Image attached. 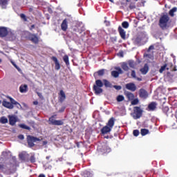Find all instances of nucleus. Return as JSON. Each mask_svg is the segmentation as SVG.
Returning <instances> with one entry per match:
<instances>
[{"label":"nucleus","mask_w":177,"mask_h":177,"mask_svg":"<svg viewBox=\"0 0 177 177\" xmlns=\"http://www.w3.org/2000/svg\"><path fill=\"white\" fill-rule=\"evenodd\" d=\"M171 17L168 14H163L160 17L158 26L161 30H168L169 27H171Z\"/></svg>","instance_id":"f257e3e1"},{"label":"nucleus","mask_w":177,"mask_h":177,"mask_svg":"<svg viewBox=\"0 0 177 177\" xmlns=\"http://www.w3.org/2000/svg\"><path fill=\"white\" fill-rule=\"evenodd\" d=\"M8 99L10 100V102L6 101V100H3L2 102V106L3 107H6V109H9L10 110H12L14 109L15 106H20V103H19L17 101L15 100L12 97H7Z\"/></svg>","instance_id":"f03ea898"},{"label":"nucleus","mask_w":177,"mask_h":177,"mask_svg":"<svg viewBox=\"0 0 177 177\" xmlns=\"http://www.w3.org/2000/svg\"><path fill=\"white\" fill-rule=\"evenodd\" d=\"M103 82L100 80H97L95 81V84L93 86V91L95 95H100V93H103Z\"/></svg>","instance_id":"7ed1b4c3"},{"label":"nucleus","mask_w":177,"mask_h":177,"mask_svg":"<svg viewBox=\"0 0 177 177\" xmlns=\"http://www.w3.org/2000/svg\"><path fill=\"white\" fill-rule=\"evenodd\" d=\"M25 38L26 39H28V41H31V42L35 45H38V44H39V38L36 34L27 32V35Z\"/></svg>","instance_id":"20e7f679"},{"label":"nucleus","mask_w":177,"mask_h":177,"mask_svg":"<svg viewBox=\"0 0 177 177\" xmlns=\"http://www.w3.org/2000/svg\"><path fill=\"white\" fill-rule=\"evenodd\" d=\"M8 171L10 172H12V174H14L17 170V167H19V163L17 162V160H16V157H12V162H10L8 164Z\"/></svg>","instance_id":"39448f33"},{"label":"nucleus","mask_w":177,"mask_h":177,"mask_svg":"<svg viewBox=\"0 0 177 177\" xmlns=\"http://www.w3.org/2000/svg\"><path fill=\"white\" fill-rule=\"evenodd\" d=\"M165 70H171V71H177L176 66H174L172 63H167L160 67L159 73L162 74Z\"/></svg>","instance_id":"423d86ee"},{"label":"nucleus","mask_w":177,"mask_h":177,"mask_svg":"<svg viewBox=\"0 0 177 177\" xmlns=\"http://www.w3.org/2000/svg\"><path fill=\"white\" fill-rule=\"evenodd\" d=\"M146 39V34L145 32H140L138 34L137 37L134 39V44L136 45H140L142 42H145Z\"/></svg>","instance_id":"0eeeda50"},{"label":"nucleus","mask_w":177,"mask_h":177,"mask_svg":"<svg viewBox=\"0 0 177 177\" xmlns=\"http://www.w3.org/2000/svg\"><path fill=\"white\" fill-rule=\"evenodd\" d=\"M26 140L28 147H34L35 146V144H34L35 142H41V139L32 136H28Z\"/></svg>","instance_id":"6e6552de"},{"label":"nucleus","mask_w":177,"mask_h":177,"mask_svg":"<svg viewBox=\"0 0 177 177\" xmlns=\"http://www.w3.org/2000/svg\"><path fill=\"white\" fill-rule=\"evenodd\" d=\"M143 115V110L139 106H134L133 108V118L135 120H139Z\"/></svg>","instance_id":"1a4fd4ad"},{"label":"nucleus","mask_w":177,"mask_h":177,"mask_svg":"<svg viewBox=\"0 0 177 177\" xmlns=\"http://www.w3.org/2000/svg\"><path fill=\"white\" fill-rule=\"evenodd\" d=\"M56 117H57V115H52L50 118H49L48 121H49L50 125H57V126L63 125L64 124V122H63V120H55Z\"/></svg>","instance_id":"9d476101"},{"label":"nucleus","mask_w":177,"mask_h":177,"mask_svg":"<svg viewBox=\"0 0 177 177\" xmlns=\"http://www.w3.org/2000/svg\"><path fill=\"white\" fill-rule=\"evenodd\" d=\"M115 70L111 71V76L114 78H118L120 77V74H124V71H122V69L120 68V66L115 67Z\"/></svg>","instance_id":"9b49d317"},{"label":"nucleus","mask_w":177,"mask_h":177,"mask_svg":"<svg viewBox=\"0 0 177 177\" xmlns=\"http://www.w3.org/2000/svg\"><path fill=\"white\" fill-rule=\"evenodd\" d=\"M139 96L141 99H147L149 97V93L145 88H140L139 90Z\"/></svg>","instance_id":"f8f14e48"},{"label":"nucleus","mask_w":177,"mask_h":177,"mask_svg":"<svg viewBox=\"0 0 177 177\" xmlns=\"http://www.w3.org/2000/svg\"><path fill=\"white\" fill-rule=\"evenodd\" d=\"M118 31L122 39L123 40L127 39V32L125 31V30L122 28V27L119 26L118 28Z\"/></svg>","instance_id":"ddd939ff"},{"label":"nucleus","mask_w":177,"mask_h":177,"mask_svg":"<svg viewBox=\"0 0 177 177\" xmlns=\"http://www.w3.org/2000/svg\"><path fill=\"white\" fill-rule=\"evenodd\" d=\"M8 37V28L1 26L0 27V38H5Z\"/></svg>","instance_id":"4468645a"},{"label":"nucleus","mask_w":177,"mask_h":177,"mask_svg":"<svg viewBox=\"0 0 177 177\" xmlns=\"http://www.w3.org/2000/svg\"><path fill=\"white\" fill-rule=\"evenodd\" d=\"M8 120H9V124L12 127H14V125H16V122H17V117L15 115H8Z\"/></svg>","instance_id":"2eb2a0df"},{"label":"nucleus","mask_w":177,"mask_h":177,"mask_svg":"<svg viewBox=\"0 0 177 177\" xmlns=\"http://www.w3.org/2000/svg\"><path fill=\"white\" fill-rule=\"evenodd\" d=\"M125 88L128 89V91H131V92H135V91H136V85L132 82L125 84Z\"/></svg>","instance_id":"dca6fc26"},{"label":"nucleus","mask_w":177,"mask_h":177,"mask_svg":"<svg viewBox=\"0 0 177 177\" xmlns=\"http://www.w3.org/2000/svg\"><path fill=\"white\" fill-rule=\"evenodd\" d=\"M58 100L60 103H63L66 100V93L63 90H60L59 93Z\"/></svg>","instance_id":"f3484780"},{"label":"nucleus","mask_w":177,"mask_h":177,"mask_svg":"<svg viewBox=\"0 0 177 177\" xmlns=\"http://www.w3.org/2000/svg\"><path fill=\"white\" fill-rule=\"evenodd\" d=\"M124 93L126 97L128 99L129 102H131L135 99V95L131 92L125 91Z\"/></svg>","instance_id":"a211bd4d"},{"label":"nucleus","mask_w":177,"mask_h":177,"mask_svg":"<svg viewBox=\"0 0 177 177\" xmlns=\"http://www.w3.org/2000/svg\"><path fill=\"white\" fill-rule=\"evenodd\" d=\"M51 59L53 60V62H55V70H56L57 71H59V70H60V63L59 62V60L57 59V57L53 56L51 57Z\"/></svg>","instance_id":"6ab92c4d"},{"label":"nucleus","mask_w":177,"mask_h":177,"mask_svg":"<svg viewBox=\"0 0 177 177\" xmlns=\"http://www.w3.org/2000/svg\"><path fill=\"white\" fill-rule=\"evenodd\" d=\"M61 28L62 31H67V28H68V22L67 21V19L63 20L61 24Z\"/></svg>","instance_id":"aec40b11"},{"label":"nucleus","mask_w":177,"mask_h":177,"mask_svg":"<svg viewBox=\"0 0 177 177\" xmlns=\"http://www.w3.org/2000/svg\"><path fill=\"white\" fill-rule=\"evenodd\" d=\"M19 92L21 93H27L28 92V86L27 84H21L19 86Z\"/></svg>","instance_id":"412c9836"},{"label":"nucleus","mask_w":177,"mask_h":177,"mask_svg":"<svg viewBox=\"0 0 177 177\" xmlns=\"http://www.w3.org/2000/svg\"><path fill=\"white\" fill-rule=\"evenodd\" d=\"M111 127H109V126L106 125L101 129V133H102V135H106L109 132H111Z\"/></svg>","instance_id":"4be33fe9"},{"label":"nucleus","mask_w":177,"mask_h":177,"mask_svg":"<svg viewBox=\"0 0 177 177\" xmlns=\"http://www.w3.org/2000/svg\"><path fill=\"white\" fill-rule=\"evenodd\" d=\"M104 69L99 70L98 71L94 73L93 77H95V80H97V76L103 77V75H104Z\"/></svg>","instance_id":"5701e85b"},{"label":"nucleus","mask_w":177,"mask_h":177,"mask_svg":"<svg viewBox=\"0 0 177 177\" xmlns=\"http://www.w3.org/2000/svg\"><path fill=\"white\" fill-rule=\"evenodd\" d=\"M7 36L9 41H15V39H16V34H15V32L8 31Z\"/></svg>","instance_id":"b1692460"},{"label":"nucleus","mask_w":177,"mask_h":177,"mask_svg":"<svg viewBox=\"0 0 177 177\" xmlns=\"http://www.w3.org/2000/svg\"><path fill=\"white\" fill-rule=\"evenodd\" d=\"M115 122V119H114V118H111L109 120L108 122L106 123V126L109 127L111 129H113Z\"/></svg>","instance_id":"393cba45"},{"label":"nucleus","mask_w":177,"mask_h":177,"mask_svg":"<svg viewBox=\"0 0 177 177\" xmlns=\"http://www.w3.org/2000/svg\"><path fill=\"white\" fill-rule=\"evenodd\" d=\"M149 111H154L157 109V103L152 102L148 105Z\"/></svg>","instance_id":"a878e982"},{"label":"nucleus","mask_w":177,"mask_h":177,"mask_svg":"<svg viewBox=\"0 0 177 177\" xmlns=\"http://www.w3.org/2000/svg\"><path fill=\"white\" fill-rule=\"evenodd\" d=\"M140 73L142 74H143V75H146V73H149V65H147V64H145L144 65V67L142 68L140 70Z\"/></svg>","instance_id":"bb28decb"},{"label":"nucleus","mask_w":177,"mask_h":177,"mask_svg":"<svg viewBox=\"0 0 177 177\" xmlns=\"http://www.w3.org/2000/svg\"><path fill=\"white\" fill-rule=\"evenodd\" d=\"M0 6L1 9H6L8 6V0H0Z\"/></svg>","instance_id":"cd10ccee"},{"label":"nucleus","mask_w":177,"mask_h":177,"mask_svg":"<svg viewBox=\"0 0 177 177\" xmlns=\"http://www.w3.org/2000/svg\"><path fill=\"white\" fill-rule=\"evenodd\" d=\"M103 82H104V85L106 88H111L113 86L111 83H110V82H109V80H107L106 79L103 80Z\"/></svg>","instance_id":"c85d7f7f"},{"label":"nucleus","mask_w":177,"mask_h":177,"mask_svg":"<svg viewBox=\"0 0 177 177\" xmlns=\"http://www.w3.org/2000/svg\"><path fill=\"white\" fill-rule=\"evenodd\" d=\"M177 11V8L176 7H174L172 9H171L169 12V16H171V17H174V16H175V12Z\"/></svg>","instance_id":"c756f323"},{"label":"nucleus","mask_w":177,"mask_h":177,"mask_svg":"<svg viewBox=\"0 0 177 177\" xmlns=\"http://www.w3.org/2000/svg\"><path fill=\"white\" fill-rule=\"evenodd\" d=\"M122 70L124 71H129V66H128V64L123 62L121 66Z\"/></svg>","instance_id":"7c9ffc66"},{"label":"nucleus","mask_w":177,"mask_h":177,"mask_svg":"<svg viewBox=\"0 0 177 177\" xmlns=\"http://www.w3.org/2000/svg\"><path fill=\"white\" fill-rule=\"evenodd\" d=\"M63 60H64V63H66V66H70V61H69V59H68V55H65L63 57Z\"/></svg>","instance_id":"2f4dec72"},{"label":"nucleus","mask_w":177,"mask_h":177,"mask_svg":"<svg viewBox=\"0 0 177 177\" xmlns=\"http://www.w3.org/2000/svg\"><path fill=\"white\" fill-rule=\"evenodd\" d=\"M140 133L142 136H146L149 133V129H141Z\"/></svg>","instance_id":"473e14b6"},{"label":"nucleus","mask_w":177,"mask_h":177,"mask_svg":"<svg viewBox=\"0 0 177 177\" xmlns=\"http://www.w3.org/2000/svg\"><path fill=\"white\" fill-rule=\"evenodd\" d=\"M20 128H22V129H27V131H31V127L26 125L25 124H19Z\"/></svg>","instance_id":"72a5a7b5"},{"label":"nucleus","mask_w":177,"mask_h":177,"mask_svg":"<svg viewBox=\"0 0 177 177\" xmlns=\"http://www.w3.org/2000/svg\"><path fill=\"white\" fill-rule=\"evenodd\" d=\"M131 104L132 106H136V104H139V99L133 98V100L131 101Z\"/></svg>","instance_id":"f704fd0d"},{"label":"nucleus","mask_w":177,"mask_h":177,"mask_svg":"<svg viewBox=\"0 0 177 177\" xmlns=\"http://www.w3.org/2000/svg\"><path fill=\"white\" fill-rule=\"evenodd\" d=\"M73 31L75 32H78V34H82V29L80 28V27H78V26H75L73 28Z\"/></svg>","instance_id":"c9c22d12"},{"label":"nucleus","mask_w":177,"mask_h":177,"mask_svg":"<svg viewBox=\"0 0 177 177\" xmlns=\"http://www.w3.org/2000/svg\"><path fill=\"white\" fill-rule=\"evenodd\" d=\"M116 100L117 102H124V100H125V97H124V95H118Z\"/></svg>","instance_id":"e433bc0d"},{"label":"nucleus","mask_w":177,"mask_h":177,"mask_svg":"<svg viewBox=\"0 0 177 177\" xmlns=\"http://www.w3.org/2000/svg\"><path fill=\"white\" fill-rule=\"evenodd\" d=\"M0 123L1 124H8V118L3 116L0 118Z\"/></svg>","instance_id":"4c0bfd02"},{"label":"nucleus","mask_w":177,"mask_h":177,"mask_svg":"<svg viewBox=\"0 0 177 177\" xmlns=\"http://www.w3.org/2000/svg\"><path fill=\"white\" fill-rule=\"evenodd\" d=\"M122 27L123 28H129V23L127 21H124L122 23Z\"/></svg>","instance_id":"58836bf2"},{"label":"nucleus","mask_w":177,"mask_h":177,"mask_svg":"<svg viewBox=\"0 0 177 177\" xmlns=\"http://www.w3.org/2000/svg\"><path fill=\"white\" fill-rule=\"evenodd\" d=\"M21 19H22V20H24V21H27V17L26 16V15H24V13H21L19 15Z\"/></svg>","instance_id":"ea45409f"},{"label":"nucleus","mask_w":177,"mask_h":177,"mask_svg":"<svg viewBox=\"0 0 177 177\" xmlns=\"http://www.w3.org/2000/svg\"><path fill=\"white\" fill-rule=\"evenodd\" d=\"M129 66L131 68H135V62H133V61H129Z\"/></svg>","instance_id":"a19ab883"},{"label":"nucleus","mask_w":177,"mask_h":177,"mask_svg":"<svg viewBox=\"0 0 177 177\" xmlns=\"http://www.w3.org/2000/svg\"><path fill=\"white\" fill-rule=\"evenodd\" d=\"M83 176L84 177H89V176H92V174H91V172L89 171H86L83 174Z\"/></svg>","instance_id":"79ce46f5"},{"label":"nucleus","mask_w":177,"mask_h":177,"mask_svg":"<svg viewBox=\"0 0 177 177\" xmlns=\"http://www.w3.org/2000/svg\"><path fill=\"white\" fill-rule=\"evenodd\" d=\"M139 133L140 132H139V130L138 129L133 130V136H139Z\"/></svg>","instance_id":"37998d69"},{"label":"nucleus","mask_w":177,"mask_h":177,"mask_svg":"<svg viewBox=\"0 0 177 177\" xmlns=\"http://www.w3.org/2000/svg\"><path fill=\"white\" fill-rule=\"evenodd\" d=\"M19 157L20 160H22V161H24V160H26V156L24 153H20L19 155Z\"/></svg>","instance_id":"c03bdc74"},{"label":"nucleus","mask_w":177,"mask_h":177,"mask_svg":"<svg viewBox=\"0 0 177 177\" xmlns=\"http://www.w3.org/2000/svg\"><path fill=\"white\" fill-rule=\"evenodd\" d=\"M30 162H32V163L35 162V156L34 155L30 156Z\"/></svg>","instance_id":"a18cd8bd"},{"label":"nucleus","mask_w":177,"mask_h":177,"mask_svg":"<svg viewBox=\"0 0 177 177\" xmlns=\"http://www.w3.org/2000/svg\"><path fill=\"white\" fill-rule=\"evenodd\" d=\"M113 88L116 89V91H121V89H122V87L121 86H117V85L113 86Z\"/></svg>","instance_id":"49530a36"},{"label":"nucleus","mask_w":177,"mask_h":177,"mask_svg":"<svg viewBox=\"0 0 177 177\" xmlns=\"http://www.w3.org/2000/svg\"><path fill=\"white\" fill-rule=\"evenodd\" d=\"M111 41L113 42V44L117 42V37H111Z\"/></svg>","instance_id":"de8ad7c7"},{"label":"nucleus","mask_w":177,"mask_h":177,"mask_svg":"<svg viewBox=\"0 0 177 177\" xmlns=\"http://www.w3.org/2000/svg\"><path fill=\"white\" fill-rule=\"evenodd\" d=\"M75 145L78 149L81 147V145H82V142H76Z\"/></svg>","instance_id":"09e8293b"},{"label":"nucleus","mask_w":177,"mask_h":177,"mask_svg":"<svg viewBox=\"0 0 177 177\" xmlns=\"http://www.w3.org/2000/svg\"><path fill=\"white\" fill-rule=\"evenodd\" d=\"M131 77L133 78H136V72H135V71H131Z\"/></svg>","instance_id":"8fccbe9b"},{"label":"nucleus","mask_w":177,"mask_h":177,"mask_svg":"<svg viewBox=\"0 0 177 177\" xmlns=\"http://www.w3.org/2000/svg\"><path fill=\"white\" fill-rule=\"evenodd\" d=\"M4 169H5V165L0 164V171L1 172H3Z\"/></svg>","instance_id":"3c124183"},{"label":"nucleus","mask_w":177,"mask_h":177,"mask_svg":"<svg viewBox=\"0 0 177 177\" xmlns=\"http://www.w3.org/2000/svg\"><path fill=\"white\" fill-rule=\"evenodd\" d=\"M129 8L131 10H132V9H135L136 6L134 4H130Z\"/></svg>","instance_id":"603ef678"},{"label":"nucleus","mask_w":177,"mask_h":177,"mask_svg":"<svg viewBox=\"0 0 177 177\" xmlns=\"http://www.w3.org/2000/svg\"><path fill=\"white\" fill-rule=\"evenodd\" d=\"M37 95L40 97V99H44V96L42 95V93L39 92H37Z\"/></svg>","instance_id":"864d4df0"},{"label":"nucleus","mask_w":177,"mask_h":177,"mask_svg":"<svg viewBox=\"0 0 177 177\" xmlns=\"http://www.w3.org/2000/svg\"><path fill=\"white\" fill-rule=\"evenodd\" d=\"M18 138L20 139V140H23L24 139V136L23 134H20L18 136Z\"/></svg>","instance_id":"5fc2aeb1"},{"label":"nucleus","mask_w":177,"mask_h":177,"mask_svg":"<svg viewBox=\"0 0 177 177\" xmlns=\"http://www.w3.org/2000/svg\"><path fill=\"white\" fill-rule=\"evenodd\" d=\"M118 56H120V57H124V52L120 51L118 53Z\"/></svg>","instance_id":"6e6d98bb"},{"label":"nucleus","mask_w":177,"mask_h":177,"mask_svg":"<svg viewBox=\"0 0 177 177\" xmlns=\"http://www.w3.org/2000/svg\"><path fill=\"white\" fill-rule=\"evenodd\" d=\"M34 28H35V25H32L30 28H29V30H30V31H32V30H34Z\"/></svg>","instance_id":"4d7b16f0"},{"label":"nucleus","mask_w":177,"mask_h":177,"mask_svg":"<svg viewBox=\"0 0 177 177\" xmlns=\"http://www.w3.org/2000/svg\"><path fill=\"white\" fill-rule=\"evenodd\" d=\"M154 49V46L151 45L149 47L148 50H153Z\"/></svg>","instance_id":"13d9d810"},{"label":"nucleus","mask_w":177,"mask_h":177,"mask_svg":"<svg viewBox=\"0 0 177 177\" xmlns=\"http://www.w3.org/2000/svg\"><path fill=\"white\" fill-rule=\"evenodd\" d=\"M12 64L14 66V67H15V68H19L15 62H12Z\"/></svg>","instance_id":"bf43d9fd"},{"label":"nucleus","mask_w":177,"mask_h":177,"mask_svg":"<svg viewBox=\"0 0 177 177\" xmlns=\"http://www.w3.org/2000/svg\"><path fill=\"white\" fill-rule=\"evenodd\" d=\"M33 104H34L35 106L38 105V101H34V102H33Z\"/></svg>","instance_id":"052dcab7"},{"label":"nucleus","mask_w":177,"mask_h":177,"mask_svg":"<svg viewBox=\"0 0 177 177\" xmlns=\"http://www.w3.org/2000/svg\"><path fill=\"white\" fill-rule=\"evenodd\" d=\"M66 131H68L69 133H71L73 132V129H66Z\"/></svg>","instance_id":"680f3d73"},{"label":"nucleus","mask_w":177,"mask_h":177,"mask_svg":"<svg viewBox=\"0 0 177 177\" xmlns=\"http://www.w3.org/2000/svg\"><path fill=\"white\" fill-rule=\"evenodd\" d=\"M38 177H46L45 174H39Z\"/></svg>","instance_id":"e2e57ef3"},{"label":"nucleus","mask_w":177,"mask_h":177,"mask_svg":"<svg viewBox=\"0 0 177 177\" xmlns=\"http://www.w3.org/2000/svg\"><path fill=\"white\" fill-rule=\"evenodd\" d=\"M136 79H137L138 81H142V78L140 77H136Z\"/></svg>","instance_id":"0e129e2a"},{"label":"nucleus","mask_w":177,"mask_h":177,"mask_svg":"<svg viewBox=\"0 0 177 177\" xmlns=\"http://www.w3.org/2000/svg\"><path fill=\"white\" fill-rule=\"evenodd\" d=\"M46 160H50V156H46Z\"/></svg>","instance_id":"69168bd1"},{"label":"nucleus","mask_w":177,"mask_h":177,"mask_svg":"<svg viewBox=\"0 0 177 177\" xmlns=\"http://www.w3.org/2000/svg\"><path fill=\"white\" fill-rule=\"evenodd\" d=\"M164 109L166 110L167 111H168L169 110L168 107H165Z\"/></svg>","instance_id":"338daca9"},{"label":"nucleus","mask_w":177,"mask_h":177,"mask_svg":"<svg viewBox=\"0 0 177 177\" xmlns=\"http://www.w3.org/2000/svg\"><path fill=\"white\" fill-rule=\"evenodd\" d=\"M2 154H8V152L3 151V152H2Z\"/></svg>","instance_id":"774afa93"}]
</instances>
